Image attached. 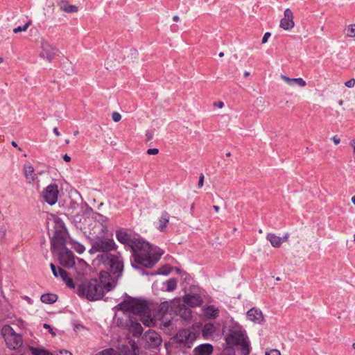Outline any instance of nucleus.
Returning a JSON list of instances; mask_svg holds the SVG:
<instances>
[{
    "mask_svg": "<svg viewBox=\"0 0 355 355\" xmlns=\"http://www.w3.org/2000/svg\"><path fill=\"white\" fill-rule=\"evenodd\" d=\"M116 237L119 242L131 248L135 263L144 267L152 268L157 263L164 253L158 247L152 245L141 239L133 238L125 231H116Z\"/></svg>",
    "mask_w": 355,
    "mask_h": 355,
    "instance_id": "nucleus-1",
    "label": "nucleus"
},
{
    "mask_svg": "<svg viewBox=\"0 0 355 355\" xmlns=\"http://www.w3.org/2000/svg\"><path fill=\"white\" fill-rule=\"evenodd\" d=\"M106 228L102 224H96L93 232H89L90 236L95 239L92 245V250L95 252H102L104 254L98 256L105 266L110 272L119 277L123 270V262L120 256L108 253L115 249L116 244L112 239L105 238Z\"/></svg>",
    "mask_w": 355,
    "mask_h": 355,
    "instance_id": "nucleus-2",
    "label": "nucleus"
},
{
    "mask_svg": "<svg viewBox=\"0 0 355 355\" xmlns=\"http://www.w3.org/2000/svg\"><path fill=\"white\" fill-rule=\"evenodd\" d=\"M115 309L141 316L142 323L147 327H150L155 323L154 319L150 315L149 304L146 301L129 297L116 306Z\"/></svg>",
    "mask_w": 355,
    "mask_h": 355,
    "instance_id": "nucleus-3",
    "label": "nucleus"
},
{
    "mask_svg": "<svg viewBox=\"0 0 355 355\" xmlns=\"http://www.w3.org/2000/svg\"><path fill=\"white\" fill-rule=\"evenodd\" d=\"M77 294L81 297H85L89 300H98L103 297L104 290L98 281L93 279L79 284Z\"/></svg>",
    "mask_w": 355,
    "mask_h": 355,
    "instance_id": "nucleus-4",
    "label": "nucleus"
},
{
    "mask_svg": "<svg viewBox=\"0 0 355 355\" xmlns=\"http://www.w3.org/2000/svg\"><path fill=\"white\" fill-rule=\"evenodd\" d=\"M226 342L230 347L239 346L243 355H249L250 349L249 341L244 331L233 330L226 337Z\"/></svg>",
    "mask_w": 355,
    "mask_h": 355,
    "instance_id": "nucleus-5",
    "label": "nucleus"
},
{
    "mask_svg": "<svg viewBox=\"0 0 355 355\" xmlns=\"http://www.w3.org/2000/svg\"><path fill=\"white\" fill-rule=\"evenodd\" d=\"M2 335L6 346L10 349H17L23 344L21 336L17 334L9 325H5L2 329Z\"/></svg>",
    "mask_w": 355,
    "mask_h": 355,
    "instance_id": "nucleus-6",
    "label": "nucleus"
},
{
    "mask_svg": "<svg viewBox=\"0 0 355 355\" xmlns=\"http://www.w3.org/2000/svg\"><path fill=\"white\" fill-rule=\"evenodd\" d=\"M66 231L60 228L55 231L51 239V250L53 252H58L66 249Z\"/></svg>",
    "mask_w": 355,
    "mask_h": 355,
    "instance_id": "nucleus-7",
    "label": "nucleus"
},
{
    "mask_svg": "<svg viewBox=\"0 0 355 355\" xmlns=\"http://www.w3.org/2000/svg\"><path fill=\"white\" fill-rule=\"evenodd\" d=\"M41 52L40 56L44 59H46L49 62L53 60L59 53V50L53 46L49 42L42 40L41 42Z\"/></svg>",
    "mask_w": 355,
    "mask_h": 355,
    "instance_id": "nucleus-8",
    "label": "nucleus"
},
{
    "mask_svg": "<svg viewBox=\"0 0 355 355\" xmlns=\"http://www.w3.org/2000/svg\"><path fill=\"white\" fill-rule=\"evenodd\" d=\"M175 339L177 343L191 347V345L196 339V336L195 334L191 332L189 329H183L177 333Z\"/></svg>",
    "mask_w": 355,
    "mask_h": 355,
    "instance_id": "nucleus-9",
    "label": "nucleus"
},
{
    "mask_svg": "<svg viewBox=\"0 0 355 355\" xmlns=\"http://www.w3.org/2000/svg\"><path fill=\"white\" fill-rule=\"evenodd\" d=\"M58 188L55 184H49L42 192V197L49 205H53L58 200Z\"/></svg>",
    "mask_w": 355,
    "mask_h": 355,
    "instance_id": "nucleus-10",
    "label": "nucleus"
},
{
    "mask_svg": "<svg viewBox=\"0 0 355 355\" xmlns=\"http://www.w3.org/2000/svg\"><path fill=\"white\" fill-rule=\"evenodd\" d=\"M59 252V259L62 266L65 268H71L75 264L74 257L70 250L64 249Z\"/></svg>",
    "mask_w": 355,
    "mask_h": 355,
    "instance_id": "nucleus-11",
    "label": "nucleus"
},
{
    "mask_svg": "<svg viewBox=\"0 0 355 355\" xmlns=\"http://www.w3.org/2000/svg\"><path fill=\"white\" fill-rule=\"evenodd\" d=\"M293 12L290 8L284 12V17L281 19L279 26L285 31H289L295 26Z\"/></svg>",
    "mask_w": 355,
    "mask_h": 355,
    "instance_id": "nucleus-12",
    "label": "nucleus"
},
{
    "mask_svg": "<svg viewBox=\"0 0 355 355\" xmlns=\"http://www.w3.org/2000/svg\"><path fill=\"white\" fill-rule=\"evenodd\" d=\"M99 278V284L103 286V290L110 291L114 287V281H111L112 277L109 272L106 271H101L100 272Z\"/></svg>",
    "mask_w": 355,
    "mask_h": 355,
    "instance_id": "nucleus-13",
    "label": "nucleus"
},
{
    "mask_svg": "<svg viewBox=\"0 0 355 355\" xmlns=\"http://www.w3.org/2000/svg\"><path fill=\"white\" fill-rule=\"evenodd\" d=\"M170 215L166 211L162 212L157 221L155 222L156 228L160 232H165L166 231L167 225L169 223Z\"/></svg>",
    "mask_w": 355,
    "mask_h": 355,
    "instance_id": "nucleus-14",
    "label": "nucleus"
},
{
    "mask_svg": "<svg viewBox=\"0 0 355 355\" xmlns=\"http://www.w3.org/2000/svg\"><path fill=\"white\" fill-rule=\"evenodd\" d=\"M214 347L209 343L201 344L193 349L194 355H211L213 353Z\"/></svg>",
    "mask_w": 355,
    "mask_h": 355,
    "instance_id": "nucleus-15",
    "label": "nucleus"
},
{
    "mask_svg": "<svg viewBox=\"0 0 355 355\" xmlns=\"http://www.w3.org/2000/svg\"><path fill=\"white\" fill-rule=\"evenodd\" d=\"M280 78L290 87H293L296 85L300 87H304L306 85V81L302 78H290L283 74L280 75Z\"/></svg>",
    "mask_w": 355,
    "mask_h": 355,
    "instance_id": "nucleus-16",
    "label": "nucleus"
},
{
    "mask_svg": "<svg viewBox=\"0 0 355 355\" xmlns=\"http://www.w3.org/2000/svg\"><path fill=\"white\" fill-rule=\"evenodd\" d=\"M184 302L191 307L200 306L202 302L198 295H186L183 298Z\"/></svg>",
    "mask_w": 355,
    "mask_h": 355,
    "instance_id": "nucleus-17",
    "label": "nucleus"
},
{
    "mask_svg": "<svg viewBox=\"0 0 355 355\" xmlns=\"http://www.w3.org/2000/svg\"><path fill=\"white\" fill-rule=\"evenodd\" d=\"M248 318L252 322L260 323L263 320V315L260 310L252 308L247 313Z\"/></svg>",
    "mask_w": 355,
    "mask_h": 355,
    "instance_id": "nucleus-18",
    "label": "nucleus"
},
{
    "mask_svg": "<svg viewBox=\"0 0 355 355\" xmlns=\"http://www.w3.org/2000/svg\"><path fill=\"white\" fill-rule=\"evenodd\" d=\"M23 171L26 178L29 181V182H34L37 178L36 175L34 173V168L30 164H24Z\"/></svg>",
    "mask_w": 355,
    "mask_h": 355,
    "instance_id": "nucleus-19",
    "label": "nucleus"
},
{
    "mask_svg": "<svg viewBox=\"0 0 355 355\" xmlns=\"http://www.w3.org/2000/svg\"><path fill=\"white\" fill-rule=\"evenodd\" d=\"M219 310L213 306H208L204 309V315L209 319H215L218 316Z\"/></svg>",
    "mask_w": 355,
    "mask_h": 355,
    "instance_id": "nucleus-20",
    "label": "nucleus"
},
{
    "mask_svg": "<svg viewBox=\"0 0 355 355\" xmlns=\"http://www.w3.org/2000/svg\"><path fill=\"white\" fill-rule=\"evenodd\" d=\"M58 276H60L62 279V280L67 283V285L70 288H74L75 285L73 284V282L71 278H69L68 277V273L61 268H58Z\"/></svg>",
    "mask_w": 355,
    "mask_h": 355,
    "instance_id": "nucleus-21",
    "label": "nucleus"
},
{
    "mask_svg": "<svg viewBox=\"0 0 355 355\" xmlns=\"http://www.w3.org/2000/svg\"><path fill=\"white\" fill-rule=\"evenodd\" d=\"M266 238L274 248H279L282 243V239L275 234H268Z\"/></svg>",
    "mask_w": 355,
    "mask_h": 355,
    "instance_id": "nucleus-22",
    "label": "nucleus"
},
{
    "mask_svg": "<svg viewBox=\"0 0 355 355\" xmlns=\"http://www.w3.org/2000/svg\"><path fill=\"white\" fill-rule=\"evenodd\" d=\"M60 9L67 13H75L78 12V7L74 5H70L67 3L61 2L59 3Z\"/></svg>",
    "mask_w": 355,
    "mask_h": 355,
    "instance_id": "nucleus-23",
    "label": "nucleus"
},
{
    "mask_svg": "<svg viewBox=\"0 0 355 355\" xmlns=\"http://www.w3.org/2000/svg\"><path fill=\"white\" fill-rule=\"evenodd\" d=\"M57 295L52 293H46L41 296V301L45 304H53L57 301Z\"/></svg>",
    "mask_w": 355,
    "mask_h": 355,
    "instance_id": "nucleus-24",
    "label": "nucleus"
},
{
    "mask_svg": "<svg viewBox=\"0 0 355 355\" xmlns=\"http://www.w3.org/2000/svg\"><path fill=\"white\" fill-rule=\"evenodd\" d=\"M214 331L215 327L213 324L211 323L205 324L202 328V335L206 338L211 336Z\"/></svg>",
    "mask_w": 355,
    "mask_h": 355,
    "instance_id": "nucleus-25",
    "label": "nucleus"
},
{
    "mask_svg": "<svg viewBox=\"0 0 355 355\" xmlns=\"http://www.w3.org/2000/svg\"><path fill=\"white\" fill-rule=\"evenodd\" d=\"M146 338L153 341V345H158L162 342L160 336L155 331L149 332Z\"/></svg>",
    "mask_w": 355,
    "mask_h": 355,
    "instance_id": "nucleus-26",
    "label": "nucleus"
},
{
    "mask_svg": "<svg viewBox=\"0 0 355 355\" xmlns=\"http://www.w3.org/2000/svg\"><path fill=\"white\" fill-rule=\"evenodd\" d=\"M30 352L33 355H51L48 351L31 347Z\"/></svg>",
    "mask_w": 355,
    "mask_h": 355,
    "instance_id": "nucleus-27",
    "label": "nucleus"
},
{
    "mask_svg": "<svg viewBox=\"0 0 355 355\" xmlns=\"http://www.w3.org/2000/svg\"><path fill=\"white\" fill-rule=\"evenodd\" d=\"M177 287V281L175 279H170L166 282L167 291H173Z\"/></svg>",
    "mask_w": 355,
    "mask_h": 355,
    "instance_id": "nucleus-28",
    "label": "nucleus"
},
{
    "mask_svg": "<svg viewBox=\"0 0 355 355\" xmlns=\"http://www.w3.org/2000/svg\"><path fill=\"white\" fill-rule=\"evenodd\" d=\"M134 330H133V334L135 336H139L141 335L143 329L140 323L137 322V321L135 322V325L133 326Z\"/></svg>",
    "mask_w": 355,
    "mask_h": 355,
    "instance_id": "nucleus-29",
    "label": "nucleus"
},
{
    "mask_svg": "<svg viewBox=\"0 0 355 355\" xmlns=\"http://www.w3.org/2000/svg\"><path fill=\"white\" fill-rule=\"evenodd\" d=\"M346 34L347 37H355V24H350L346 28Z\"/></svg>",
    "mask_w": 355,
    "mask_h": 355,
    "instance_id": "nucleus-30",
    "label": "nucleus"
},
{
    "mask_svg": "<svg viewBox=\"0 0 355 355\" xmlns=\"http://www.w3.org/2000/svg\"><path fill=\"white\" fill-rule=\"evenodd\" d=\"M30 26L31 22L28 21L23 26H17V28H14L13 32L15 33H18L19 32L26 31Z\"/></svg>",
    "mask_w": 355,
    "mask_h": 355,
    "instance_id": "nucleus-31",
    "label": "nucleus"
},
{
    "mask_svg": "<svg viewBox=\"0 0 355 355\" xmlns=\"http://www.w3.org/2000/svg\"><path fill=\"white\" fill-rule=\"evenodd\" d=\"M73 248L78 253L82 254L85 252V248L79 243H74L73 244Z\"/></svg>",
    "mask_w": 355,
    "mask_h": 355,
    "instance_id": "nucleus-32",
    "label": "nucleus"
},
{
    "mask_svg": "<svg viewBox=\"0 0 355 355\" xmlns=\"http://www.w3.org/2000/svg\"><path fill=\"white\" fill-rule=\"evenodd\" d=\"M181 317L184 318L185 320H188L191 318V311L188 308L183 309V313H180Z\"/></svg>",
    "mask_w": 355,
    "mask_h": 355,
    "instance_id": "nucleus-33",
    "label": "nucleus"
},
{
    "mask_svg": "<svg viewBox=\"0 0 355 355\" xmlns=\"http://www.w3.org/2000/svg\"><path fill=\"white\" fill-rule=\"evenodd\" d=\"M98 355H119V354L115 350L110 348L102 351Z\"/></svg>",
    "mask_w": 355,
    "mask_h": 355,
    "instance_id": "nucleus-34",
    "label": "nucleus"
},
{
    "mask_svg": "<svg viewBox=\"0 0 355 355\" xmlns=\"http://www.w3.org/2000/svg\"><path fill=\"white\" fill-rule=\"evenodd\" d=\"M112 119L114 122H119L121 119V115L117 112H114L112 114Z\"/></svg>",
    "mask_w": 355,
    "mask_h": 355,
    "instance_id": "nucleus-35",
    "label": "nucleus"
},
{
    "mask_svg": "<svg viewBox=\"0 0 355 355\" xmlns=\"http://www.w3.org/2000/svg\"><path fill=\"white\" fill-rule=\"evenodd\" d=\"M265 355H281V353L278 349H272L267 350L265 353Z\"/></svg>",
    "mask_w": 355,
    "mask_h": 355,
    "instance_id": "nucleus-36",
    "label": "nucleus"
},
{
    "mask_svg": "<svg viewBox=\"0 0 355 355\" xmlns=\"http://www.w3.org/2000/svg\"><path fill=\"white\" fill-rule=\"evenodd\" d=\"M220 355H234V352L232 349L228 348L223 350L222 352L220 353Z\"/></svg>",
    "mask_w": 355,
    "mask_h": 355,
    "instance_id": "nucleus-37",
    "label": "nucleus"
},
{
    "mask_svg": "<svg viewBox=\"0 0 355 355\" xmlns=\"http://www.w3.org/2000/svg\"><path fill=\"white\" fill-rule=\"evenodd\" d=\"M345 86L349 87V88H352V87H354V85H355V79L354 78H352L350 80H349L348 81H347L345 83Z\"/></svg>",
    "mask_w": 355,
    "mask_h": 355,
    "instance_id": "nucleus-38",
    "label": "nucleus"
},
{
    "mask_svg": "<svg viewBox=\"0 0 355 355\" xmlns=\"http://www.w3.org/2000/svg\"><path fill=\"white\" fill-rule=\"evenodd\" d=\"M50 267H51V269L52 270L53 275L55 277H58V275H59V272H58V270H57L55 266L53 263H51Z\"/></svg>",
    "mask_w": 355,
    "mask_h": 355,
    "instance_id": "nucleus-39",
    "label": "nucleus"
},
{
    "mask_svg": "<svg viewBox=\"0 0 355 355\" xmlns=\"http://www.w3.org/2000/svg\"><path fill=\"white\" fill-rule=\"evenodd\" d=\"M205 176L202 173L200 174L198 181V187L201 188L203 187Z\"/></svg>",
    "mask_w": 355,
    "mask_h": 355,
    "instance_id": "nucleus-40",
    "label": "nucleus"
},
{
    "mask_svg": "<svg viewBox=\"0 0 355 355\" xmlns=\"http://www.w3.org/2000/svg\"><path fill=\"white\" fill-rule=\"evenodd\" d=\"M159 153V150L157 148H149L147 150V153L148 155H157Z\"/></svg>",
    "mask_w": 355,
    "mask_h": 355,
    "instance_id": "nucleus-41",
    "label": "nucleus"
},
{
    "mask_svg": "<svg viewBox=\"0 0 355 355\" xmlns=\"http://www.w3.org/2000/svg\"><path fill=\"white\" fill-rule=\"evenodd\" d=\"M270 35H271L269 32L266 33L262 38V43H266L268 41V38L270 37Z\"/></svg>",
    "mask_w": 355,
    "mask_h": 355,
    "instance_id": "nucleus-42",
    "label": "nucleus"
},
{
    "mask_svg": "<svg viewBox=\"0 0 355 355\" xmlns=\"http://www.w3.org/2000/svg\"><path fill=\"white\" fill-rule=\"evenodd\" d=\"M58 355H71V354L67 350L60 351Z\"/></svg>",
    "mask_w": 355,
    "mask_h": 355,
    "instance_id": "nucleus-43",
    "label": "nucleus"
},
{
    "mask_svg": "<svg viewBox=\"0 0 355 355\" xmlns=\"http://www.w3.org/2000/svg\"><path fill=\"white\" fill-rule=\"evenodd\" d=\"M333 141L336 145L338 144L340 142V139L336 136L333 137L332 139Z\"/></svg>",
    "mask_w": 355,
    "mask_h": 355,
    "instance_id": "nucleus-44",
    "label": "nucleus"
},
{
    "mask_svg": "<svg viewBox=\"0 0 355 355\" xmlns=\"http://www.w3.org/2000/svg\"><path fill=\"white\" fill-rule=\"evenodd\" d=\"M44 327L45 329H48V330H49V332L51 334H55L54 332L53 331L52 329H51L50 327V325L47 324H44Z\"/></svg>",
    "mask_w": 355,
    "mask_h": 355,
    "instance_id": "nucleus-45",
    "label": "nucleus"
},
{
    "mask_svg": "<svg viewBox=\"0 0 355 355\" xmlns=\"http://www.w3.org/2000/svg\"><path fill=\"white\" fill-rule=\"evenodd\" d=\"M63 159L67 162H70L71 160V157L67 155V154H65L63 157Z\"/></svg>",
    "mask_w": 355,
    "mask_h": 355,
    "instance_id": "nucleus-46",
    "label": "nucleus"
},
{
    "mask_svg": "<svg viewBox=\"0 0 355 355\" xmlns=\"http://www.w3.org/2000/svg\"><path fill=\"white\" fill-rule=\"evenodd\" d=\"M53 133L57 136V137H59L60 135V133L58 129V128H53Z\"/></svg>",
    "mask_w": 355,
    "mask_h": 355,
    "instance_id": "nucleus-47",
    "label": "nucleus"
},
{
    "mask_svg": "<svg viewBox=\"0 0 355 355\" xmlns=\"http://www.w3.org/2000/svg\"><path fill=\"white\" fill-rule=\"evenodd\" d=\"M289 238V235L288 234H286L282 239V242H284V241H287L288 239Z\"/></svg>",
    "mask_w": 355,
    "mask_h": 355,
    "instance_id": "nucleus-48",
    "label": "nucleus"
},
{
    "mask_svg": "<svg viewBox=\"0 0 355 355\" xmlns=\"http://www.w3.org/2000/svg\"><path fill=\"white\" fill-rule=\"evenodd\" d=\"M216 106H217L218 108H220V109H221V108H223V107H224V103H223V102H222V101L218 102V103L217 104H216Z\"/></svg>",
    "mask_w": 355,
    "mask_h": 355,
    "instance_id": "nucleus-49",
    "label": "nucleus"
},
{
    "mask_svg": "<svg viewBox=\"0 0 355 355\" xmlns=\"http://www.w3.org/2000/svg\"><path fill=\"white\" fill-rule=\"evenodd\" d=\"M351 146L353 147L354 153L355 154V139H353L351 143Z\"/></svg>",
    "mask_w": 355,
    "mask_h": 355,
    "instance_id": "nucleus-50",
    "label": "nucleus"
},
{
    "mask_svg": "<svg viewBox=\"0 0 355 355\" xmlns=\"http://www.w3.org/2000/svg\"><path fill=\"white\" fill-rule=\"evenodd\" d=\"M78 207V205L76 204V203H74L73 205V211L70 213L71 214H74L75 212H74V209H76V207Z\"/></svg>",
    "mask_w": 355,
    "mask_h": 355,
    "instance_id": "nucleus-51",
    "label": "nucleus"
},
{
    "mask_svg": "<svg viewBox=\"0 0 355 355\" xmlns=\"http://www.w3.org/2000/svg\"><path fill=\"white\" fill-rule=\"evenodd\" d=\"M213 208H214V209L215 210V211H216V212H218V211H219L220 208H219V207H218V206H217V205H214V206H213Z\"/></svg>",
    "mask_w": 355,
    "mask_h": 355,
    "instance_id": "nucleus-52",
    "label": "nucleus"
},
{
    "mask_svg": "<svg viewBox=\"0 0 355 355\" xmlns=\"http://www.w3.org/2000/svg\"><path fill=\"white\" fill-rule=\"evenodd\" d=\"M173 19L174 21H179V17L178 16H174L173 17Z\"/></svg>",
    "mask_w": 355,
    "mask_h": 355,
    "instance_id": "nucleus-53",
    "label": "nucleus"
},
{
    "mask_svg": "<svg viewBox=\"0 0 355 355\" xmlns=\"http://www.w3.org/2000/svg\"><path fill=\"white\" fill-rule=\"evenodd\" d=\"M244 76L245 77H248L250 76V72L248 71H245L244 73H243Z\"/></svg>",
    "mask_w": 355,
    "mask_h": 355,
    "instance_id": "nucleus-54",
    "label": "nucleus"
},
{
    "mask_svg": "<svg viewBox=\"0 0 355 355\" xmlns=\"http://www.w3.org/2000/svg\"><path fill=\"white\" fill-rule=\"evenodd\" d=\"M11 144H12V146L17 147V144L15 141H12Z\"/></svg>",
    "mask_w": 355,
    "mask_h": 355,
    "instance_id": "nucleus-55",
    "label": "nucleus"
},
{
    "mask_svg": "<svg viewBox=\"0 0 355 355\" xmlns=\"http://www.w3.org/2000/svg\"><path fill=\"white\" fill-rule=\"evenodd\" d=\"M352 202L354 205H355V195L354 196H352Z\"/></svg>",
    "mask_w": 355,
    "mask_h": 355,
    "instance_id": "nucleus-56",
    "label": "nucleus"
},
{
    "mask_svg": "<svg viewBox=\"0 0 355 355\" xmlns=\"http://www.w3.org/2000/svg\"><path fill=\"white\" fill-rule=\"evenodd\" d=\"M218 55H219V57H223L224 55V53L220 52Z\"/></svg>",
    "mask_w": 355,
    "mask_h": 355,
    "instance_id": "nucleus-57",
    "label": "nucleus"
},
{
    "mask_svg": "<svg viewBox=\"0 0 355 355\" xmlns=\"http://www.w3.org/2000/svg\"><path fill=\"white\" fill-rule=\"evenodd\" d=\"M73 135H74L75 136L78 135V131H77V130H76V131H74V132H73Z\"/></svg>",
    "mask_w": 355,
    "mask_h": 355,
    "instance_id": "nucleus-58",
    "label": "nucleus"
},
{
    "mask_svg": "<svg viewBox=\"0 0 355 355\" xmlns=\"http://www.w3.org/2000/svg\"><path fill=\"white\" fill-rule=\"evenodd\" d=\"M3 62V58L0 57V63H2Z\"/></svg>",
    "mask_w": 355,
    "mask_h": 355,
    "instance_id": "nucleus-59",
    "label": "nucleus"
},
{
    "mask_svg": "<svg viewBox=\"0 0 355 355\" xmlns=\"http://www.w3.org/2000/svg\"><path fill=\"white\" fill-rule=\"evenodd\" d=\"M230 155H231V153H230V152H229V153H226V156H227V157H230Z\"/></svg>",
    "mask_w": 355,
    "mask_h": 355,
    "instance_id": "nucleus-60",
    "label": "nucleus"
},
{
    "mask_svg": "<svg viewBox=\"0 0 355 355\" xmlns=\"http://www.w3.org/2000/svg\"><path fill=\"white\" fill-rule=\"evenodd\" d=\"M352 348H353L354 349H355V343H354L352 344Z\"/></svg>",
    "mask_w": 355,
    "mask_h": 355,
    "instance_id": "nucleus-61",
    "label": "nucleus"
},
{
    "mask_svg": "<svg viewBox=\"0 0 355 355\" xmlns=\"http://www.w3.org/2000/svg\"><path fill=\"white\" fill-rule=\"evenodd\" d=\"M194 207V204H192L191 207V209L192 210Z\"/></svg>",
    "mask_w": 355,
    "mask_h": 355,
    "instance_id": "nucleus-62",
    "label": "nucleus"
},
{
    "mask_svg": "<svg viewBox=\"0 0 355 355\" xmlns=\"http://www.w3.org/2000/svg\"><path fill=\"white\" fill-rule=\"evenodd\" d=\"M65 141H66L67 144L69 143V139H67Z\"/></svg>",
    "mask_w": 355,
    "mask_h": 355,
    "instance_id": "nucleus-63",
    "label": "nucleus"
},
{
    "mask_svg": "<svg viewBox=\"0 0 355 355\" xmlns=\"http://www.w3.org/2000/svg\"><path fill=\"white\" fill-rule=\"evenodd\" d=\"M354 240L355 241V234L354 235Z\"/></svg>",
    "mask_w": 355,
    "mask_h": 355,
    "instance_id": "nucleus-64",
    "label": "nucleus"
}]
</instances>
